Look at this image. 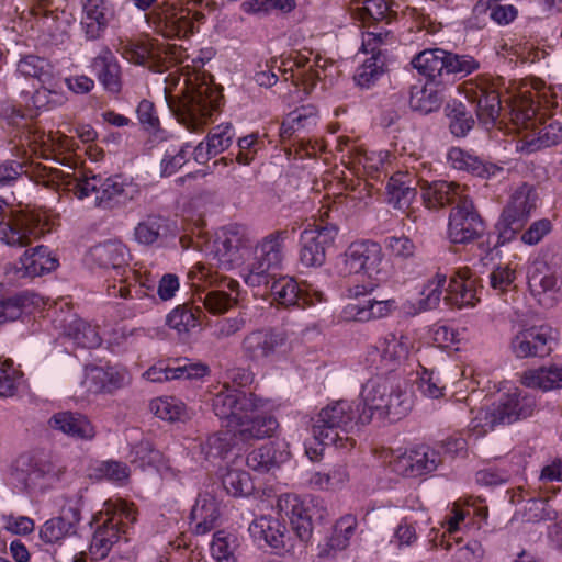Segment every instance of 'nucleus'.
I'll use <instances>...</instances> for the list:
<instances>
[{
  "label": "nucleus",
  "mask_w": 562,
  "mask_h": 562,
  "mask_svg": "<svg viewBox=\"0 0 562 562\" xmlns=\"http://www.w3.org/2000/svg\"><path fill=\"white\" fill-rule=\"evenodd\" d=\"M124 519L133 522L135 520L134 512L121 509L112 514L99 513L93 517L91 525L97 524V527L89 547V553L93 560L105 559L113 546L120 541L125 532Z\"/></svg>",
  "instance_id": "ddd939ff"
},
{
  "label": "nucleus",
  "mask_w": 562,
  "mask_h": 562,
  "mask_svg": "<svg viewBox=\"0 0 562 562\" xmlns=\"http://www.w3.org/2000/svg\"><path fill=\"white\" fill-rule=\"evenodd\" d=\"M223 95L221 90L209 82L188 87L184 98L178 102L168 100L177 120L190 132L201 131L218 111Z\"/></svg>",
  "instance_id": "423d86ee"
},
{
  "label": "nucleus",
  "mask_w": 562,
  "mask_h": 562,
  "mask_svg": "<svg viewBox=\"0 0 562 562\" xmlns=\"http://www.w3.org/2000/svg\"><path fill=\"white\" fill-rule=\"evenodd\" d=\"M553 330L549 325L531 326L520 330L510 341L517 358L546 357L552 351Z\"/></svg>",
  "instance_id": "5701e85b"
},
{
  "label": "nucleus",
  "mask_w": 562,
  "mask_h": 562,
  "mask_svg": "<svg viewBox=\"0 0 562 562\" xmlns=\"http://www.w3.org/2000/svg\"><path fill=\"white\" fill-rule=\"evenodd\" d=\"M403 378L389 374L386 376H374L368 380L361 390V409L366 408L370 422L376 416L379 419L389 418L387 404L383 402L386 392H401Z\"/></svg>",
  "instance_id": "4be33fe9"
},
{
  "label": "nucleus",
  "mask_w": 562,
  "mask_h": 562,
  "mask_svg": "<svg viewBox=\"0 0 562 562\" xmlns=\"http://www.w3.org/2000/svg\"><path fill=\"white\" fill-rule=\"evenodd\" d=\"M169 221L162 216L149 215L134 229V238L140 245H153L169 233Z\"/></svg>",
  "instance_id": "37998d69"
},
{
  "label": "nucleus",
  "mask_w": 562,
  "mask_h": 562,
  "mask_svg": "<svg viewBox=\"0 0 562 562\" xmlns=\"http://www.w3.org/2000/svg\"><path fill=\"white\" fill-rule=\"evenodd\" d=\"M234 135V128L229 123L213 127L206 136L211 154L218 155L227 149L232 144Z\"/></svg>",
  "instance_id": "052dcab7"
},
{
  "label": "nucleus",
  "mask_w": 562,
  "mask_h": 562,
  "mask_svg": "<svg viewBox=\"0 0 562 562\" xmlns=\"http://www.w3.org/2000/svg\"><path fill=\"white\" fill-rule=\"evenodd\" d=\"M337 234L338 227L335 224H308L300 234V262L307 268L323 266Z\"/></svg>",
  "instance_id": "dca6fc26"
},
{
  "label": "nucleus",
  "mask_w": 562,
  "mask_h": 562,
  "mask_svg": "<svg viewBox=\"0 0 562 562\" xmlns=\"http://www.w3.org/2000/svg\"><path fill=\"white\" fill-rule=\"evenodd\" d=\"M248 246V239L239 236L237 233L218 238L214 244V254L218 261V267L229 270L240 259L238 252L240 248Z\"/></svg>",
  "instance_id": "4c0bfd02"
},
{
  "label": "nucleus",
  "mask_w": 562,
  "mask_h": 562,
  "mask_svg": "<svg viewBox=\"0 0 562 562\" xmlns=\"http://www.w3.org/2000/svg\"><path fill=\"white\" fill-rule=\"evenodd\" d=\"M369 423L370 416L366 408L361 411L360 402L340 400L327 405L312 418V434L324 446L350 450L355 440L349 434L356 426Z\"/></svg>",
  "instance_id": "f03ea898"
},
{
  "label": "nucleus",
  "mask_w": 562,
  "mask_h": 562,
  "mask_svg": "<svg viewBox=\"0 0 562 562\" xmlns=\"http://www.w3.org/2000/svg\"><path fill=\"white\" fill-rule=\"evenodd\" d=\"M445 291L443 302L451 308L462 310L474 307L479 302L476 296V279L472 271L464 267L458 269L447 281V276L437 272L423 286L418 305L420 311H430L439 306Z\"/></svg>",
  "instance_id": "7ed1b4c3"
},
{
  "label": "nucleus",
  "mask_w": 562,
  "mask_h": 562,
  "mask_svg": "<svg viewBox=\"0 0 562 562\" xmlns=\"http://www.w3.org/2000/svg\"><path fill=\"white\" fill-rule=\"evenodd\" d=\"M64 333L82 348H95L101 344L97 329L80 318H74L64 325Z\"/></svg>",
  "instance_id": "a18cd8bd"
},
{
  "label": "nucleus",
  "mask_w": 562,
  "mask_h": 562,
  "mask_svg": "<svg viewBox=\"0 0 562 562\" xmlns=\"http://www.w3.org/2000/svg\"><path fill=\"white\" fill-rule=\"evenodd\" d=\"M416 183L420 187L424 204L428 209H439L448 204L457 205L460 200L469 198L456 182L445 180L429 182L419 178Z\"/></svg>",
  "instance_id": "bb28decb"
},
{
  "label": "nucleus",
  "mask_w": 562,
  "mask_h": 562,
  "mask_svg": "<svg viewBox=\"0 0 562 562\" xmlns=\"http://www.w3.org/2000/svg\"><path fill=\"white\" fill-rule=\"evenodd\" d=\"M32 304L27 292L16 293L12 296L0 297V325L20 318L24 308Z\"/></svg>",
  "instance_id": "4d7b16f0"
},
{
  "label": "nucleus",
  "mask_w": 562,
  "mask_h": 562,
  "mask_svg": "<svg viewBox=\"0 0 562 562\" xmlns=\"http://www.w3.org/2000/svg\"><path fill=\"white\" fill-rule=\"evenodd\" d=\"M150 409L158 418L170 423L190 418L186 404L176 397L156 398L150 403Z\"/></svg>",
  "instance_id": "49530a36"
},
{
  "label": "nucleus",
  "mask_w": 562,
  "mask_h": 562,
  "mask_svg": "<svg viewBox=\"0 0 562 562\" xmlns=\"http://www.w3.org/2000/svg\"><path fill=\"white\" fill-rule=\"evenodd\" d=\"M198 301L203 304L211 314H224L236 303V297L221 290H210L198 295Z\"/></svg>",
  "instance_id": "13d9d810"
},
{
  "label": "nucleus",
  "mask_w": 562,
  "mask_h": 562,
  "mask_svg": "<svg viewBox=\"0 0 562 562\" xmlns=\"http://www.w3.org/2000/svg\"><path fill=\"white\" fill-rule=\"evenodd\" d=\"M58 260L52 255L48 247L44 245L27 249L20 258L16 271L22 272V277L35 278L55 270Z\"/></svg>",
  "instance_id": "f704fd0d"
},
{
  "label": "nucleus",
  "mask_w": 562,
  "mask_h": 562,
  "mask_svg": "<svg viewBox=\"0 0 562 562\" xmlns=\"http://www.w3.org/2000/svg\"><path fill=\"white\" fill-rule=\"evenodd\" d=\"M236 548V537L220 530L213 535L211 542L212 557L217 562H235L234 551Z\"/></svg>",
  "instance_id": "bf43d9fd"
},
{
  "label": "nucleus",
  "mask_w": 562,
  "mask_h": 562,
  "mask_svg": "<svg viewBox=\"0 0 562 562\" xmlns=\"http://www.w3.org/2000/svg\"><path fill=\"white\" fill-rule=\"evenodd\" d=\"M445 112L449 121V130L456 137L467 136L475 125L472 112L461 101L448 102Z\"/></svg>",
  "instance_id": "79ce46f5"
},
{
  "label": "nucleus",
  "mask_w": 562,
  "mask_h": 562,
  "mask_svg": "<svg viewBox=\"0 0 562 562\" xmlns=\"http://www.w3.org/2000/svg\"><path fill=\"white\" fill-rule=\"evenodd\" d=\"M53 429L80 440H92L95 437V428L89 418L80 413L59 412L49 419Z\"/></svg>",
  "instance_id": "72a5a7b5"
},
{
  "label": "nucleus",
  "mask_w": 562,
  "mask_h": 562,
  "mask_svg": "<svg viewBox=\"0 0 562 562\" xmlns=\"http://www.w3.org/2000/svg\"><path fill=\"white\" fill-rule=\"evenodd\" d=\"M475 102V112L480 123L485 126L494 125L503 110L499 94L495 90L481 88Z\"/></svg>",
  "instance_id": "c03bdc74"
},
{
  "label": "nucleus",
  "mask_w": 562,
  "mask_h": 562,
  "mask_svg": "<svg viewBox=\"0 0 562 562\" xmlns=\"http://www.w3.org/2000/svg\"><path fill=\"white\" fill-rule=\"evenodd\" d=\"M89 476L101 481L108 480L115 483H122L130 476V470L126 463L115 460L98 462L90 468Z\"/></svg>",
  "instance_id": "864d4df0"
},
{
  "label": "nucleus",
  "mask_w": 562,
  "mask_h": 562,
  "mask_svg": "<svg viewBox=\"0 0 562 562\" xmlns=\"http://www.w3.org/2000/svg\"><path fill=\"white\" fill-rule=\"evenodd\" d=\"M234 443H237L235 441L234 430L232 432L220 431L210 435L201 443V453H203L206 459L223 458L232 449Z\"/></svg>",
  "instance_id": "5fc2aeb1"
},
{
  "label": "nucleus",
  "mask_w": 562,
  "mask_h": 562,
  "mask_svg": "<svg viewBox=\"0 0 562 562\" xmlns=\"http://www.w3.org/2000/svg\"><path fill=\"white\" fill-rule=\"evenodd\" d=\"M263 405V400L256 394L229 385H223L211 398L214 414L220 419L226 420L228 427L255 414Z\"/></svg>",
  "instance_id": "9d476101"
},
{
  "label": "nucleus",
  "mask_w": 562,
  "mask_h": 562,
  "mask_svg": "<svg viewBox=\"0 0 562 562\" xmlns=\"http://www.w3.org/2000/svg\"><path fill=\"white\" fill-rule=\"evenodd\" d=\"M345 265L350 273L363 272L378 282H385L391 276L381 246L372 240L351 244L345 254Z\"/></svg>",
  "instance_id": "f8f14e48"
},
{
  "label": "nucleus",
  "mask_w": 562,
  "mask_h": 562,
  "mask_svg": "<svg viewBox=\"0 0 562 562\" xmlns=\"http://www.w3.org/2000/svg\"><path fill=\"white\" fill-rule=\"evenodd\" d=\"M528 285L542 306L551 307L558 301L559 279L554 271L543 270V265H533L528 273Z\"/></svg>",
  "instance_id": "c85d7f7f"
},
{
  "label": "nucleus",
  "mask_w": 562,
  "mask_h": 562,
  "mask_svg": "<svg viewBox=\"0 0 562 562\" xmlns=\"http://www.w3.org/2000/svg\"><path fill=\"white\" fill-rule=\"evenodd\" d=\"M384 57L381 50L368 58L356 71L353 80L362 89L371 88L383 74Z\"/></svg>",
  "instance_id": "603ef678"
},
{
  "label": "nucleus",
  "mask_w": 562,
  "mask_h": 562,
  "mask_svg": "<svg viewBox=\"0 0 562 562\" xmlns=\"http://www.w3.org/2000/svg\"><path fill=\"white\" fill-rule=\"evenodd\" d=\"M513 121L522 125L526 132L517 142V150L531 154L562 143V122L538 124L529 113H515Z\"/></svg>",
  "instance_id": "f3484780"
},
{
  "label": "nucleus",
  "mask_w": 562,
  "mask_h": 562,
  "mask_svg": "<svg viewBox=\"0 0 562 562\" xmlns=\"http://www.w3.org/2000/svg\"><path fill=\"white\" fill-rule=\"evenodd\" d=\"M486 229L484 220L471 199L460 200L450 212L448 234L454 244H468L481 238Z\"/></svg>",
  "instance_id": "6ab92c4d"
},
{
  "label": "nucleus",
  "mask_w": 562,
  "mask_h": 562,
  "mask_svg": "<svg viewBox=\"0 0 562 562\" xmlns=\"http://www.w3.org/2000/svg\"><path fill=\"white\" fill-rule=\"evenodd\" d=\"M222 485L227 494L234 497H245L254 490V482L250 474L239 469H229L222 477Z\"/></svg>",
  "instance_id": "de8ad7c7"
},
{
  "label": "nucleus",
  "mask_w": 562,
  "mask_h": 562,
  "mask_svg": "<svg viewBox=\"0 0 562 562\" xmlns=\"http://www.w3.org/2000/svg\"><path fill=\"white\" fill-rule=\"evenodd\" d=\"M193 19L201 22L204 19L202 12H194L191 16V10L188 8H177L173 4L156 5L146 14L149 26L166 38H187L194 32Z\"/></svg>",
  "instance_id": "9b49d317"
},
{
  "label": "nucleus",
  "mask_w": 562,
  "mask_h": 562,
  "mask_svg": "<svg viewBox=\"0 0 562 562\" xmlns=\"http://www.w3.org/2000/svg\"><path fill=\"white\" fill-rule=\"evenodd\" d=\"M411 65L435 86L451 85L480 67V63L472 56L459 55L441 48L424 49L412 58Z\"/></svg>",
  "instance_id": "39448f33"
},
{
  "label": "nucleus",
  "mask_w": 562,
  "mask_h": 562,
  "mask_svg": "<svg viewBox=\"0 0 562 562\" xmlns=\"http://www.w3.org/2000/svg\"><path fill=\"white\" fill-rule=\"evenodd\" d=\"M47 67L48 63L45 59L29 55L19 61L16 70L24 77L37 78L44 81L43 77L48 76Z\"/></svg>",
  "instance_id": "69168bd1"
},
{
  "label": "nucleus",
  "mask_w": 562,
  "mask_h": 562,
  "mask_svg": "<svg viewBox=\"0 0 562 562\" xmlns=\"http://www.w3.org/2000/svg\"><path fill=\"white\" fill-rule=\"evenodd\" d=\"M310 503L311 501H302L290 495L279 503L281 510H285L290 519L292 530L303 543H306L312 537L315 515H318V518L323 517L319 510L315 506H311Z\"/></svg>",
  "instance_id": "393cba45"
},
{
  "label": "nucleus",
  "mask_w": 562,
  "mask_h": 562,
  "mask_svg": "<svg viewBox=\"0 0 562 562\" xmlns=\"http://www.w3.org/2000/svg\"><path fill=\"white\" fill-rule=\"evenodd\" d=\"M45 217L35 210L7 211L0 200V240L9 246L25 247L45 233Z\"/></svg>",
  "instance_id": "6e6552de"
},
{
  "label": "nucleus",
  "mask_w": 562,
  "mask_h": 562,
  "mask_svg": "<svg viewBox=\"0 0 562 562\" xmlns=\"http://www.w3.org/2000/svg\"><path fill=\"white\" fill-rule=\"evenodd\" d=\"M72 172L54 169L52 176L64 190L72 192L79 200H85L94 194L93 205L103 210H111L126 201L132 200L137 189L132 183H125L121 177L103 178L83 169H76L69 162L65 164Z\"/></svg>",
  "instance_id": "f257e3e1"
},
{
  "label": "nucleus",
  "mask_w": 562,
  "mask_h": 562,
  "mask_svg": "<svg viewBox=\"0 0 562 562\" xmlns=\"http://www.w3.org/2000/svg\"><path fill=\"white\" fill-rule=\"evenodd\" d=\"M90 257L101 268H111L116 276H123L130 258L125 245L119 240H108L93 246L90 249Z\"/></svg>",
  "instance_id": "2f4dec72"
},
{
  "label": "nucleus",
  "mask_w": 562,
  "mask_h": 562,
  "mask_svg": "<svg viewBox=\"0 0 562 562\" xmlns=\"http://www.w3.org/2000/svg\"><path fill=\"white\" fill-rule=\"evenodd\" d=\"M202 316L204 313L199 306L184 303L178 305L167 315L166 323L179 334H188L201 324Z\"/></svg>",
  "instance_id": "a19ab883"
},
{
  "label": "nucleus",
  "mask_w": 562,
  "mask_h": 562,
  "mask_svg": "<svg viewBox=\"0 0 562 562\" xmlns=\"http://www.w3.org/2000/svg\"><path fill=\"white\" fill-rule=\"evenodd\" d=\"M82 490L65 496L60 514L44 522L40 530L41 539L46 543H60L67 537L77 535L81 520Z\"/></svg>",
  "instance_id": "a211bd4d"
},
{
  "label": "nucleus",
  "mask_w": 562,
  "mask_h": 562,
  "mask_svg": "<svg viewBox=\"0 0 562 562\" xmlns=\"http://www.w3.org/2000/svg\"><path fill=\"white\" fill-rule=\"evenodd\" d=\"M261 285L265 286L266 292L270 293L273 301L285 307H305L323 301L322 292L314 291L311 294L307 289H302L293 278L288 276L276 278L274 274Z\"/></svg>",
  "instance_id": "412c9836"
},
{
  "label": "nucleus",
  "mask_w": 562,
  "mask_h": 562,
  "mask_svg": "<svg viewBox=\"0 0 562 562\" xmlns=\"http://www.w3.org/2000/svg\"><path fill=\"white\" fill-rule=\"evenodd\" d=\"M220 508L216 499L210 494H200L191 510V519L217 520Z\"/></svg>",
  "instance_id": "0e129e2a"
},
{
  "label": "nucleus",
  "mask_w": 562,
  "mask_h": 562,
  "mask_svg": "<svg viewBox=\"0 0 562 562\" xmlns=\"http://www.w3.org/2000/svg\"><path fill=\"white\" fill-rule=\"evenodd\" d=\"M190 144H183L177 151L176 150H167L162 160H161V176L169 177L177 172L182 166L187 164L189 160V151Z\"/></svg>",
  "instance_id": "e2e57ef3"
},
{
  "label": "nucleus",
  "mask_w": 562,
  "mask_h": 562,
  "mask_svg": "<svg viewBox=\"0 0 562 562\" xmlns=\"http://www.w3.org/2000/svg\"><path fill=\"white\" fill-rule=\"evenodd\" d=\"M288 336L283 330L262 327L249 331L241 340L243 356L250 362L265 364L279 359L286 347Z\"/></svg>",
  "instance_id": "4468645a"
},
{
  "label": "nucleus",
  "mask_w": 562,
  "mask_h": 562,
  "mask_svg": "<svg viewBox=\"0 0 562 562\" xmlns=\"http://www.w3.org/2000/svg\"><path fill=\"white\" fill-rule=\"evenodd\" d=\"M441 463V452L437 447L422 445L397 456L391 461V467L400 475L418 477L434 472Z\"/></svg>",
  "instance_id": "aec40b11"
},
{
  "label": "nucleus",
  "mask_w": 562,
  "mask_h": 562,
  "mask_svg": "<svg viewBox=\"0 0 562 562\" xmlns=\"http://www.w3.org/2000/svg\"><path fill=\"white\" fill-rule=\"evenodd\" d=\"M411 182L412 180L404 181L403 176H393L386 186L389 203L397 209L408 207L417 194L416 188Z\"/></svg>",
  "instance_id": "09e8293b"
},
{
  "label": "nucleus",
  "mask_w": 562,
  "mask_h": 562,
  "mask_svg": "<svg viewBox=\"0 0 562 562\" xmlns=\"http://www.w3.org/2000/svg\"><path fill=\"white\" fill-rule=\"evenodd\" d=\"M407 382L403 379L401 392H386L383 402L387 404V414L391 422L400 420L412 408V397L407 391Z\"/></svg>",
  "instance_id": "6e6d98bb"
},
{
  "label": "nucleus",
  "mask_w": 562,
  "mask_h": 562,
  "mask_svg": "<svg viewBox=\"0 0 562 562\" xmlns=\"http://www.w3.org/2000/svg\"><path fill=\"white\" fill-rule=\"evenodd\" d=\"M90 376L98 391L112 393L124 385L126 373L114 367H97L91 370Z\"/></svg>",
  "instance_id": "3c124183"
},
{
  "label": "nucleus",
  "mask_w": 562,
  "mask_h": 562,
  "mask_svg": "<svg viewBox=\"0 0 562 562\" xmlns=\"http://www.w3.org/2000/svg\"><path fill=\"white\" fill-rule=\"evenodd\" d=\"M288 228L277 229L257 241L248 262L245 282L250 286H261L281 268L284 259L285 241L290 238Z\"/></svg>",
  "instance_id": "0eeeda50"
},
{
  "label": "nucleus",
  "mask_w": 562,
  "mask_h": 562,
  "mask_svg": "<svg viewBox=\"0 0 562 562\" xmlns=\"http://www.w3.org/2000/svg\"><path fill=\"white\" fill-rule=\"evenodd\" d=\"M522 384L544 392L562 389V367H540L526 371L522 375Z\"/></svg>",
  "instance_id": "58836bf2"
},
{
  "label": "nucleus",
  "mask_w": 562,
  "mask_h": 562,
  "mask_svg": "<svg viewBox=\"0 0 562 562\" xmlns=\"http://www.w3.org/2000/svg\"><path fill=\"white\" fill-rule=\"evenodd\" d=\"M121 55L135 65L148 66L153 71L162 72L168 66L165 59L170 63H181L183 48L178 45H155L153 43L122 42L119 47Z\"/></svg>",
  "instance_id": "2eb2a0df"
},
{
  "label": "nucleus",
  "mask_w": 562,
  "mask_h": 562,
  "mask_svg": "<svg viewBox=\"0 0 562 562\" xmlns=\"http://www.w3.org/2000/svg\"><path fill=\"white\" fill-rule=\"evenodd\" d=\"M537 201L538 194L528 183H522L514 191L496 224L497 244L510 241L524 228L537 207Z\"/></svg>",
  "instance_id": "1a4fd4ad"
},
{
  "label": "nucleus",
  "mask_w": 562,
  "mask_h": 562,
  "mask_svg": "<svg viewBox=\"0 0 562 562\" xmlns=\"http://www.w3.org/2000/svg\"><path fill=\"white\" fill-rule=\"evenodd\" d=\"M398 308L395 299L379 300L369 297L356 303H349L344 308V316L347 321L370 322L390 316Z\"/></svg>",
  "instance_id": "cd10ccee"
},
{
  "label": "nucleus",
  "mask_w": 562,
  "mask_h": 562,
  "mask_svg": "<svg viewBox=\"0 0 562 562\" xmlns=\"http://www.w3.org/2000/svg\"><path fill=\"white\" fill-rule=\"evenodd\" d=\"M91 67L105 90L113 93L121 91V67L110 49L101 50L93 58Z\"/></svg>",
  "instance_id": "c9c22d12"
},
{
  "label": "nucleus",
  "mask_w": 562,
  "mask_h": 562,
  "mask_svg": "<svg viewBox=\"0 0 562 562\" xmlns=\"http://www.w3.org/2000/svg\"><path fill=\"white\" fill-rule=\"evenodd\" d=\"M57 479V471L54 464L42 458L30 459L26 468L18 471V480L24 484L26 490L42 488L47 481Z\"/></svg>",
  "instance_id": "e433bc0d"
},
{
  "label": "nucleus",
  "mask_w": 562,
  "mask_h": 562,
  "mask_svg": "<svg viewBox=\"0 0 562 562\" xmlns=\"http://www.w3.org/2000/svg\"><path fill=\"white\" fill-rule=\"evenodd\" d=\"M441 104V95L438 90L428 87L414 86L411 89L409 106L414 111L428 114L437 110Z\"/></svg>",
  "instance_id": "8fccbe9b"
},
{
  "label": "nucleus",
  "mask_w": 562,
  "mask_h": 562,
  "mask_svg": "<svg viewBox=\"0 0 562 562\" xmlns=\"http://www.w3.org/2000/svg\"><path fill=\"white\" fill-rule=\"evenodd\" d=\"M279 427L278 420L271 415L251 414L249 417H244L235 426H233L235 441L248 443L252 440L263 439L271 437Z\"/></svg>",
  "instance_id": "c756f323"
},
{
  "label": "nucleus",
  "mask_w": 562,
  "mask_h": 562,
  "mask_svg": "<svg viewBox=\"0 0 562 562\" xmlns=\"http://www.w3.org/2000/svg\"><path fill=\"white\" fill-rule=\"evenodd\" d=\"M357 525V518L353 515H345L338 519L334 526L333 535L327 538L325 547L321 549L319 557H329L331 551H340L347 548Z\"/></svg>",
  "instance_id": "ea45409f"
},
{
  "label": "nucleus",
  "mask_w": 562,
  "mask_h": 562,
  "mask_svg": "<svg viewBox=\"0 0 562 562\" xmlns=\"http://www.w3.org/2000/svg\"><path fill=\"white\" fill-rule=\"evenodd\" d=\"M515 271L507 266H498L490 273V285L498 295L514 288Z\"/></svg>",
  "instance_id": "338daca9"
},
{
  "label": "nucleus",
  "mask_w": 562,
  "mask_h": 562,
  "mask_svg": "<svg viewBox=\"0 0 562 562\" xmlns=\"http://www.w3.org/2000/svg\"><path fill=\"white\" fill-rule=\"evenodd\" d=\"M278 60L274 58L271 60V65H267V70H260L255 74V81L261 86V87H272L278 81L277 74L272 70L273 68H278L279 71H282L283 74L291 72V78L293 79V82L295 86L302 85L304 88V91L306 94H310L315 87L316 82L319 80L321 75L317 69H314L311 67L306 71H302L295 77L292 67L289 69L286 68V65L291 63V60L282 61L280 66H277Z\"/></svg>",
  "instance_id": "7c9ffc66"
},
{
  "label": "nucleus",
  "mask_w": 562,
  "mask_h": 562,
  "mask_svg": "<svg viewBox=\"0 0 562 562\" xmlns=\"http://www.w3.org/2000/svg\"><path fill=\"white\" fill-rule=\"evenodd\" d=\"M173 366L159 362L150 367L144 375L151 382L170 380H193L203 378L209 373V367L201 362H191L189 359H177Z\"/></svg>",
  "instance_id": "a878e982"
},
{
  "label": "nucleus",
  "mask_w": 562,
  "mask_h": 562,
  "mask_svg": "<svg viewBox=\"0 0 562 562\" xmlns=\"http://www.w3.org/2000/svg\"><path fill=\"white\" fill-rule=\"evenodd\" d=\"M536 408V398L530 393L515 389L502 394L491 405L482 407L472 418L470 430L476 437L494 430L497 426H505L530 417Z\"/></svg>",
  "instance_id": "20e7f679"
},
{
  "label": "nucleus",
  "mask_w": 562,
  "mask_h": 562,
  "mask_svg": "<svg viewBox=\"0 0 562 562\" xmlns=\"http://www.w3.org/2000/svg\"><path fill=\"white\" fill-rule=\"evenodd\" d=\"M290 457L284 442L271 441L251 451L247 458V465L257 472L267 473L279 468Z\"/></svg>",
  "instance_id": "473e14b6"
},
{
  "label": "nucleus",
  "mask_w": 562,
  "mask_h": 562,
  "mask_svg": "<svg viewBox=\"0 0 562 562\" xmlns=\"http://www.w3.org/2000/svg\"><path fill=\"white\" fill-rule=\"evenodd\" d=\"M249 532L256 541H263L276 553L282 554L294 550L295 543L279 518L260 516L249 525Z\"/></svg>",
  "instance_id": "b1692460"
},
{
  "label": "nucleus",
  "mask_w": 562,
  "mask_h": 562,
  "mask_svg": "<svg viewBox=\"0 0 562 562\" xmlns=\"http://www.w3.org/2000/svg\"><path fill=\"white\" fill-rule=\"evenodd\" d=\"M247 12L269 14L273 11L291 12L295 8L294 0H248L244 3Z\"/></svg>",
  "instance_id": "680f3d73"
},
{
  "label": "nucleus",
  "mask_w": 562,
  "mask_h": 562,
  "mask_svg": "<svg viewBox=\"0 0 562 562\" xmlns=\"http://www.w3.org/2000/svg\"><path fill=\"white\" fill-rule=\"evenodd\" d=\"M263 146V142L259 139L257 134H250L238 139L239 151L236 156V160L240 165H249L255 155Z\"/></svg>",
  "instance_id": "774afa93"
}]
</instances>
